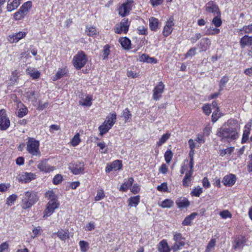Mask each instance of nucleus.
Segmentation results:
<instances>
[{
	"label": "nucleus",
	"instance_id": "obj_32",
	"mask_svg": "<svg viewBox=\"0 0 252 252\" xmlns=\"http://www.w3.org/2000/svg\"><path fill=\"white\" fill-rule=\"evenodd\" d=\"M133 182L132 178H129L127 181L125 182L124 184L120 188V190L123 191H126L131 186Z\"/></svg>",
	"mask_w": 252,
	"mask_h": 252
},
{
	"label": "nucleus",
	"instance_id": "obj_5",
	"mask_svg": "<svg viewBox=\"0 0 252 252\" xmlns=\"http://www.w3.org/2000/svg\"><path fill=\"white\" fill-rule=\"evenodd\" d=\"M173 240L174 241V243L171 249L174 252L180 250L181 247L185 245V238L183 237L180 233L174 232Z\"/></svg>",
	"mask_w": 252,
	"mask_h": 252
},
{
	"label": "nucleus",
	"instance_id": "obj_1",
	"mask_svg": "<svg viewBox=\"0 0 252 252\" xmlns=\"http://www.w3.org/2000/svg\"><path fill=\"white\" fill-rule=\"evenodd\" d=\"M240 126L236 120H229L226 124L219 128L216 135L220 140L224 142L235 141L239 136Z\"/></svg>",
	"mask_w": 252,
	"mask_h": 252
},
{
	"label": "nucleus",
	"instance_id": "obj_55",
	"mask_svg": "<svg viewBox=\"0 0 252 252\" xmlns=\"http://www.w3.org/2000/svg\"><path fill=\"white\" fill-rule=\"evenodd\" d=\"M109 46L106 45L104 46L103 50V60H106L110 53Z\"/></svg>",
	"mask_w": 252,
	"mask_h": 252
},
{
	"label": "nucleus",
	"instance_id": "obj_22",
	"mask_svg": "<svg viewBox=\"0 0 252 252\" xmlns=\"http://www.w3.org/2000/svg\"><path fill=\"white\" fill-rule=\"evenodd\" d=\"M170 250L166 240H162L159 242L158 246V250L159 252H170Z\"/></svg>",
	"mask_w": 252,
	"mask_h": 252
},
{
	"label": "nucleus",
	"instance_id": "obj_48",
	"mask_svg": "<svg viewBox=\"0 0 252 252\" xmlns=\"http://www.w3.org/2000/svg\"><path fill=\"white\" fill-rule=\"evenodd\" d=\"M92 98L89 96H87L84 99V102H82L80 101V104L82 106H90L92 105Z\"/></svg>",
	"mask_w": 252,
	"mask_h": 252
},
{
	"label": "nucleus",
	"instance_id": "obj_17",
	"mask_svg": "<svg viewBox=\"0 0 252 252\" xmlns=\"http://www.w3.org/2000/svg\"><path fill=\"white\" fill-rule=\"evenodd\" d=\"M240 45L241 48H244L246 46L252 47V36L244 35L240 39Z\"/></svg>",
	"mask_w": 252,
	"mask_h": 252
},
{
	"label": "nucleus",
	"instance_id": "obj_27",
	"mask_svg": "<svg viewBox=\"0 0 252 252\" xmlns=\"http://www.w3.org/2000/svg\"><path fill=\"white\" fill-rule=\"evenodd\" d=\"M122 47L125 49H129L131 45L130 40L127 37H121L119 40Z\"/></svg>",
	"mask_w": 252,
	"mask_h": 252
},
{
	"label": "nucleus",
	"instance_id": "obj_2",
	"mask_svg": "<svg viewBox=\"0 0 252 252\" xmlns=\"http://www.w3.org/2000/svg\"><path fill=\"white\" fill-rule=\"evenodd\" d=\"M39 197L34 191H26L23 195L21 206L23 209L31 208L36 202Z\"/></svg>",
	"mask_w": 252,
	"mask_h": 252
},
{
	"label": "nucleus",
	"instance_id": "obj_37",
	"mask_svg": "<svg viewBox=\"0 0 252 252\" xmlns=\"http://www.w3.org/2000/svg\"><path fill=\"white\" fill-rule=\"evenodd\" d=\"M112 168L113 170L117 171L121 169L122 167V162L121 160H116L114 161L112 163Z\"/></svg>",
	"mask_w": 252,
	"mask_h": 252
},
{
	"label": "nucleus",
	"instance_id": "obj_4",
	"mask_svg": "<svg viewBox=\"0 0 252 252\" xmlns=\"http://www.w3.org/2000/svg\"><path fill=\"white\" fill-rule=\"evenodd\" d=\"M88 61L87 56L85 53L82 51H79L75 55L72 60V63L77 69H80L86 64Z\"/></svg>",
	"mask_w": 252,
	"mask_h": 252
},
{
	"label": "nucleus",
	"instance_id": "obj_25",
	"mask_svg": "<svg viewBox=\"0 0 252 252\" xmlns=\"http://www.w3.org/2000/svg\"><path fill=\"white\" fill-rule=\"evenodd\" d=\"M112 127L110 125L104 122L103 124L98 127L99 134L102 136L107 133L109 130Z\"/></svg>",
	"mask_w": 252,
	"mask_h": 252
},
{
	"label": "nucleus",
	"instance_id": "obj_34",
	"mask_svg": "<svg viewBox=\"0 0 252 252\" xmlns=\"http://www.w3.org/2000/svg\"><path fill=\"white\" fill-rule=\"evenodd\" d=\"M67 73L65 68H61L58 70L56 75L53 77V80L55 81L63 77Z\"/></svg>",
	"mask_w": 252,
	"mask_h": 252
},
{
	"label": "nucleus",
	"instance_id": "obj_47",
	"mask_svg": "<svg viewBox=\"0 0 252 252\" xmlns=\"http://www.w3.org/2000/svg\"><path fill=\"white\" fill-rule=\"evenodd\" d=\"M86 32L87 34L89 36H93L96 34V30L94 27H87L86 30Z\"/></svg>",
	"mask_w": 252,
	"mask_h": 252
},
{
	"label": "nucleus",
	"instance_id": "obj_19",
	"mask_svg": "<svg viewBox=\"0 0 252 252\" xmlns=\"http://www.w3.org/2000/svg\"><path fill=\"white\" fill-rule=\"evenodd\" d=\"M252 126V121L249 122L245 126V129L243 131L242 138V143H246L248 139L249 134L250 133V131L251 129V127Z\"/></svg>",
	"mask_w": 252,
	"mask_h": 252
},
{
	"label": "nucleus",
	"instance_id": "obj_45",
	"mask_svg": "<svg viewBox=\"0 0 252 252\" xmlns=\"http://www.w3.org/2000/svg\"><path fill=\"white\" fill-rule=\"evenodd\" d=\"M240 31L242 32V33H252V24L244 26Z\"/></svg>",
	"mask_w": 252,
	"mask_h": 252
},
{
	"label": "nucleus",
	"instance_id": "obj_54",
	"mask_svg": "<svg viewBox=\"0 0 252 252\" xmlns=\"http://www.w3.org/2000/svg\"><path fill=\"white\" fill-rule=\"evenodd\" d=\"M104 197V191L102 189H98L97 191L96 195L94 199L95 201H99L102 199Z\"/></svg>",
	"mask_w": 252,
	"mask_h": 252
},
{
	"label": "nucleus",
	"instance_id": "obj_62",
	"mask_svg": "<svg viewBox=\"0 0 252 252\" xmlns=\"http://www.w3.org/2000/svg\"><path fill=\"white\" fill-rule=\"evenodd\" d=\"M97 145L98 147H99L100 149L101 150L100 151L101 153H106L107 152V149H105L106 147V145L104 142L97 143Z\"/></svg>",
	"mask_w": 252,
	"mask_h": 252
},
{
	"label": "nucleus",
	"instance_id": "obj_33",
	"mask_svg": "<svg viewBox=\"0 0 252 252\" xmlns=\"http://www.w3.org/2000/svg\"><path fill=\"white\" fill-rule=\"evenodd\" d=\"M158 20L155 17L149 19V26L152 31H156L158 27Z\"/></svg>",
	"mask_w": 252,
	"mask_h": 252
},
{
	"label": "nucleus",
	"instance_id": "obj_59",
	"mask_svg": "<svg viewBox=\"0 0 252 252\" xmlns=\"http://www.w3.org/2000/svg\"><path fill=\"white\" fill-rule=\"evenodd\" d=\"M228 81V78L226 76H223L220 82V91L223 89V87L225 86L226 83Z\"/></svg>",
	"mask_w": 252,
	"mask_h": 252
},
{
	"label": "nucleus",
	"instance_id": "obj_16",
	"mask_svg": "<svg viewBox=\"0 0 252 252\" xmlns=\"http://www.w3.org/2000/svg\"><path fill=\"white\" fill-rule=\"evenodd\" d=\"M206 11L208 12L212 13L214 15H220V14L218 6L212 1L206 3Z\"/></svg>",
	"mask_w": 252,
	"mask_h": 252
},
{
	"label": "nucleus",
	"instance_id": "obj_56",
	"mask_svg": "<svg viewBox=\"0 0 252 252\" xmlns=\"http://www.w3.org/2000/svg\"><path fill=\"white\" fill-rule=\"evenodd\" d=\"M25 16L26 15L23 14L22 12L19 9L17 12L14 13V18L16 20H19L24 18Z\"/></svg>",
	"mask_w": 252,
	"mask_h": 252
},
{
	"label": "nucleus",
	"instance_id": "obj_11",
	"mask_svg": "<svg viewBox=\"0 0 252 252\" xmlns=\"http://www.w3.org/2000/svg\"><path fill=\"white\" fill-rule=\"evenodd\" d=\"M174 18L172 16L170 17L163 28V34L165 37L169 36L173 31V27L174 25Z\"/></svg>",
	"mask_w": 252,
	"mask_h": 252
},
{
	"label": "nucleus",
	"instance_id": "obj_41",
	"mask_svg": "<svg viewBox=\"0 0 252 252\" xmlns=\"http://www.w3.org/2000/svg\"><path fill=\"white\" fill-rule=\"evenodd\" d=\"M170 133H166L163 134L161 137L160 138L159 141L157 144L158 146L162 145L170 137Z\"/></svg>",
	"mask_w": 252,
	"mask_h": 252
},
{
	"label": "nucleus",
	"instance_id": "obj_8",
	"mask_svg": "<svg viewBox=\"0 0 252 252\" xmlns=\"http://www.w3.org/2000/svg\"><path fill=\"white\" fill-rule=\"evenodd\" d=\"M36 177L35 174L32 173L23 172L19 174L17 178L18 181L22 183H27L34 179Z\"/></svg>",
	"mask_w": 252,
	"mask_h": 252
},
{
	"label": "nucleus",
	"instance_id": "obj_3",
	"mask_svg": "<svg viewBox=\"0 0 252 252\" xmlns=\"http://www.w3.org/2000/svg\"><path fill=\"white\" fill-rule=\"evenodd\" d=\"M39 142L33 138H29L27 142V150L32 156L39 157L40 152L39 149Z\"/></svg>",
	"mask_w": 252,
	"mask_h": 252
},
{
	"label": "nucleus",
	"instance_id": "obj_28",
	"mask_svg": "<svg viewBox=\"0 0 252 252\" xmlns=\"http://www.w3.org/2000/svg\"><path fill=\"white\" fill-rule=\"evenodd\" d=\"M10 120L7 117L2 118L0 120V129L1 130H6L10 126Z\"/></svg>",
	"mask_w": 252,
	"mask_h": 252
},
{
	"label": "nucleus",
	"instance_id": "obj_7",
	"mask_svg": "<svg viewBox=\"0 0 252 252\" xmlns=\"http://www.w3.org/2000/svg\"><path fill=\"white\" fill-rule=\"evenodd\" d=\"M68 168L73 174H82L84 171V164L82 162L77 161L70 164Z\"/></svg>",
	"mask_w": 252,
	"mask_h": 252
},
{
	"label": "nucleus",
	"instance_id": "obj_30",
	"mask_svg": "<svg viewBox=\"0 0 252 252\" xmlns=\"http://www.w3.org/2000/svg\"><path fill=\"white\" fill-rule=\"evenodd\" d=\"M32 6V2L30 1H28L26 2H25L22 6L20 8V10H21L23 14L26 15L29 10L31 8Z\"/></svg>",
	"mask_w": 252,
	"mask_h": 252
},
{
	"label": "nucleus",
	"instance_id": "obj_31",
	"mask_svg": "<svg viewBox=\"0 0 252 252\" xmlns=\"http://www.w3.org/2000/svg\"><path fill=\"white\" fill-rule=\"evenodd\" d=\"M59 238L62 241H65L69 238V232L67 230H63L58 231L56 233Z\"/></svg>",
	"mask_w": 252,
	"mask_h": 252
},
{
	"label": "nucleus",
	"instance_id": "obj_44",
	"mask_svg": "<svg viewBox=\"0 0 252 252\" xmlns=\"http://www.w3.org/2000/svg\"><path fill=\"white\" fill-rule=\"evenodd\" d=\"M17 196L15 194H12L10 195L6 199V204L8 206H11L14 202V201L17 199Z\"/></svg>",
	"mask_w": 252,
	"mask_h": 252
},
{
	"label": "nucleus",
	"instance_id": "obj_52",
	"mask_svg": "<svg viewBox=\"0 0 252 252\" xmlns=\"http://www.w3.org/2000/svg\"><path fill=\"white\" fill-rule=\"evenodd\" d=\"M220 215L222 219H226L228 218H231L232 215L228 210H223L220 213Z\"/></svg>",
	"mask_w": 252,
	"mask_h": 252
},
{
	"label": "nucleus",
	"instance_id": "obj_61",
	"mask_svg": "<svg viewBox=\"0 0 252 252\" xmlns=\"http://www.w3.org/2000/svg\"><path fill=\"white\" fill-rule=\"evenodd\" d=\"M220 117V114L219 111L218 112L217 110H215L212 114V121L213 123H215Z\"/></svg>",
	"mask_w": 252,
	"mask_h": 252
},
{
	"label": "nucleus",
	"instance_id": "obj_35",
	"mask_svg": "<svg viewBox=\"0 0 252 252\" xmlns=\"http://www.w3.org/2000/svg\"><path fill=\"white\" fill-rule=\"evenodd\" d=\"M117 116L115 113L110 114L107 117V120L104 122H106V123L109 124L112 126L115 123Z\"/></svg>",
	"mask_w": 252,
	"mask_h": 252
},
{
	"label": "nucleus",
	"instance_id": "obj_12",
	"mask_svg": "<svg viewBox=\"0 0 252 252\" xmlns=\"http://www.w3.org/2000/svg\"><path fill=\"white\" fill-rule=\"evenodd\" d=\"M247 239L244 236H239L235 239L233 245V248L234 250L242 249L247 242Z\"/></svg>",
	"mask_w": 252,
	"mask_h": 252
},
{
	"label": "nucleus",
	"instance_id": "obj_40",
	"mask_svg": "<svg viewBox=\"0 0 252 252\" xmlns=\"http://www.w3.org/2000/svg\"><path fill=\"white\" fill-rule=\"evenodd\" d=\"M173 201L171 199H166L163 201L160 204V206L162 208H170L173 205Z\"/></svg>",
	"mask_w": 252,
	"mask_h": 252
},
{
	"label": "nucleus",
	"instance_id": "obj_13",
	"mask_svg": "<svg viewBox=\"0 0 252 252\" xmlns=\"http://www.w3.org/2000/svg\"><path fill=\"white\" fill-rule=\"evenodd\" d=\"M132 0H128L126 2L123 3L119 9V14L122 17L126 16L128 14L131 9V4Z\"/></svg>",
	"mask_w": 252,
	"mask_h": 252
},
{
	"label": "nucleus",
	"instance_id": "obj_39",
	"mask_svg": "<svg viewBox=\"0 0 252 252\" xmlns=\"http://www.w3.org/2000/svg\"><path fill=\"white\" fill-rule=\"evenodd\" d=\"M220 32V29L218 28H214L210 27L208 28L205 32L206 35H216Z\"/></svg>",
	"mask_w": 252,
	"mask_h": 252
},
{
	"label": "nucleus",
	"instance_id": "obj_24",
	"mask_svg": "<svg viewBox=\"0 0 252 252\" xmlns=\"http://www.w3.org/2000/svg\"><path fill=\"white\" fill-rule=\"evenodd\" d=\"M176 203L178 207L180 208H187L189 205V201L186 198H178Z\"/></svg>",
	"mask_w": 252,
	"mask_h": 252
},
{
	"label": "nucleus",
	"instance_id": "obj_9",
	"mask_svg": "<svg viewBox=\"0 0 252 252\" xmlns=\"http://www.w3.org/2000/svg\"><path fill=\"white\" fill-rule=\"evenodd\" d=\"M129 24L127 19H123L121 21L119 25H117L115 29V32L117 33L120 34L123 32L126 33L128 30Z\"/></svg>",
	"mask_w": 252,
	"mask_h": 252
},
{
	"label": "nucleus",
	"instance_id": "obj_53",
	"mask_svg": "<svg viewBox=\"0 0 252 252\" xmlns=\"http://www.w3.org/2000/svg\"><path fill=\"white\" fill-rule=\"evenodd\" d=\"M28 111L26 107L21 108L18 110L17 116L19 118H22L27 114Z\"/></svg>",
	"mask_w": 252,
	"mask_h": 252
},
{
	"label": "nucleus",
	"instance_id": "obj_42",
	"mask_svg": "<svg viewBox=\"0 0 252 252\" xmlns=\"http://www.w3.org/2000/svg\"><path fill=\"white\" fill-rule=\"evenodd\" d=\"M80 250L82 252H86L89 249V243L85 241H80L79 243Z\"/></svg>",
	"mask_w": 252,
	"mask_h": 252
},
{
	"label": "nucleus",
	"instance_id": "obj_23",
	"mask_svg": "<svg viewBox=\"0 0 252 252\" xmlns=\"http://www.w3.org/2000/svg\"><path fill=\"white\" fill-rule=\"evenodd\" d=\"M20 4V0H9L7 6V10L12 11L17 8Z\"/></svg>",
	"mask_w": 252,
	"mask_h": 252
},
{
	"label": "nucleus",
	"instance_id": "obj_15",
	"mask_svg": "<svg viewBox=\"0 0 252 252\" xmlns=\"http://www.w3.org/2000/svg\"><path fill=\"white\" fill-rule=\"evenodd\" d=\"M164 89V85L161 82L156 86L153 90V98L155 100H158L161 96Z\"/></svg>",
	"mask_w": 252,
	"mask_h": 252
},
{
	"label": "nucleus",
	"instance_id": "obj_14",
	"mask_svg": "<svg viewBox=\"0 0 252 252\" xmlns=\"http://www.w3.org/2000/svg\"><path fill=\"white\" fill-rule=\"evenodd\" d=\"M26 35V32H20L15 33L9 34L7 37V40L11 43H16L20 39L25 37Z\"/></svg>",
	"mask_w": 252,
	"mask_h": 252
},
{
	"label": "nucleus",
	"instance_id": "obj_29",
	"mask_svg": "<svg viewBox=\"0 0 252 252\" xmlns=\"http://www.w3.org/2000/svg\"><path fill=\"white\" fill-rule=\"evenodd\" d=\"M197 215V213H191L190 215L185 218L182 222V224L184 225H190L191 224V221L194 219Z\"/></svg>",
	"mask_w": 252,
	"mask_h": 252
},
{
	"label": "nucleus",
	"instance_id": "obj_57",
	"mask_svg": "<svg viewBox=\"0 0 252 252\" xmlns=\"http://www.w3.org/2000/svg\"><path fill=\"white\" fill-rule=\"evenodd\" d=\"M45 197L48 199L52 200L53 199H57V196L53 191H48L45 193Z\"/></svg>",
	"mask_w": 252,
	"mask_h": 252
},
{
	"label": "nucleus",
	"instance_id": "obj_10",
	"mask_svg": "<svg viewBox=\"0 0 252 252\" xmlns=\"http://www.w3.org/2000/svg\"><path fill=\"white\" fill-rule=\"evenodd\" d=\"M47 159H44L39 162L37 165V168L41 172L49 173L55 169L54 166H50L47 163Z\"/></svg>",
	"mask_w": 252,
	"mask_h": 252
},
{
	"label": "nucleus",
	"instance_id": "obj_38",
	"mask_svg": "<svg viewBox=\"0 0 252 252\" xmlns=\"http://www.w3.org/2000/svg\"><path fill=\"white\" fill-rule=\"evenodd\" d=\"M216 240L215 239H212L209 242L205 249V252H210L214 249L216 245Z\"/></svg>",
	"mask_w": 252,
	"mask_h": 252
},
{
	"label": "nucleus",
	"instance_id": "obj_6",
	"mask_svg": "<svg viewBox=\"0 0 252 252\" xmlns=\"http://www.w3.org/2000/svg\"><path fill=\"white\" fill-rule=\"evenodd\" d=\"M59 203L58 199L50 200L46 205V208L44 212L43 217L46 218L50 216L54 212L55 210L59 207Z\"/></svg>",
	"mask_w": 252,
	"mask_h": 252
},
{
	"label": "nucleus",
	"instance_id": "obj_46",
	"mask_svg": "<svg viewBox=\"0 0 252 252\" xmlns=\"http://www.w3.org/2000/svg\"><path fill=\"white\" fill-rule=\"evenodd\" d=\"M80 142V139L79 137V134L77 133L71 139V144L73 146H76L79 144Z\"/></svg>",
	"mask_w": 252,
	"mask_h": 252
},
{
	"label": "nucleus",
	"instance_id": "obj_63",
	"mask_svg": "<svg viewBox=\"0 0 252 252\" xmlns=\"http://www.w3.org/2000/svg\"><path fill=\"white\" fill-rule=\"evenodd\" d=\"M202 109L203 110L204 113L207 115H209L211 113V105L210 104H206L203 106Z\"/></svg>",
	"mask_w": 252,
	"mask_h": 252
},
{
	"label": "nucleus",
	"instance_id": "obj_49",
	"mask_svg": "<svg viewBox=\"0 0 252 252\" xmlns=\"http://www.w3.org/2000/svg\"><path fill=\"white\" fill-rule=\"evenodd\" d=\"M202 191V189L200 187H197L192 190L191 194L194 196L199 197Z\"/></svg>",
	"mask_w": 252,
	"mask_h": 252
},
{
	"label": "nucleus",
	"instance_id": "obj_26",
	"mask_svg": "<svg viewBox=\"0 0 252 252\" xmlns=\"http://www.w3.org/2000/svg\"><path fill=\"white\" fill-rule=\"evenodd\" d=\"M140 202V196L137 195L133 197H130L128 199V206L129 207H136Z\"/></svg>",
	"mask_w": 252,
	"mask_h": 252
},
{
	"label": "nucleus",
	"instance_id": "obj_20",
	"mask_svg": "<svg viewBox=\"0 0 252 252\" xmlns=\"http://www.w3.org/2000/svg\"><path fill=\"white\" fill-rule=\"evenodd\" d=\"M210 45V40L208 38L205 37L200 40L198 46L202 51H205L209 48Z\"/></svg>",
	"mask_w": 252,
	"mask_h": 252
},
{
	"label": "nucleus",
	"instance_id": "obj_21",
	"mask_svg": "<svg viewBox=\"0 0 252 252\" xmlns=\"http://www.w3.org/2000/svg\"><path fill=\"white\" fill-rule=\"evenodd\" d=\"M27 74L30 75L33 79L40 78V73L39 71L34 68L29 67L26 70Z\"/></svg>",
	"mask_w": 252,
	"mask_h": 252
},
{
	"label": "nucleus",
	"instance_id": "obj_51",
	"mask_svg": "<svg viewBox=\"0 0 252 252\" xmlns=\"http://www.w3.org/2000/svg\"><path fill=\"white\" fill-rule=\"evenodd\" d=\"M123 116L124 117L125 121L127 122L129 120L131 119V114L127 108H126L124 110Z\"/></svg>",
	"mask_w": 252,
	"mask_h": 252
},
{
	"label": "nucleus",
	"instance_id": "obj_36",
	"mask_svg": "<svg viewBox=\"0 0 252 252\" xmlns=\"http://www.w3.org/2000/svg\"><path fill=\"white\" fill-rule=\"evenodd\" d=\"M215 16L212 20V23L218 28L221 25L222 21L220 19V15H215Z\"/></svg>",
	"mask_w": 252,
	"mask_h": 252
},
{
	"label": "nucleus",
	"instance_id": "obj_58",
	"mask_svg": "<svg viewBox=\"0 0 252 252\" xmlns=\"http://www.w3.org/2000/svg\"><path fill=\"white\" fill-rule=\"evenodd\" d=\"M26 96L28 97L29 99H35V91L32 90H29L26 92Z\"/></svg>",
	"mask_w": 252,
	"mask_h": 252
},
{
	"label": "nucleus",
	"instance_id": "obj_60",
	"mask_svg": "<svg viewBox=\"0 0 252 252\" xmlns=\"http://www.w3.org/2000/svg\"><path fill=\"white\" fill-rule=\"evenodd\" d=\"M63 180L62 176L60 174L56 175L53 179V183L57 185L61 183Z\"/></svg>",
	"mask_w": 252,
	"mask_h": 252
},
{
	"label": "nucleus",
	"instance_id": "obj_50",
	"mask_svg": "<svg viewBox=\"0 0 252 252\" xmlns=\"http://www.w3.org/2000/svg\"><path fill=\"white\" fill-rule=\"evenodd\" d=\"M173 153L171 151H167L164 154L165 160L167 163H169L172 158Z\"/></svg>",
	"mask_w": 252,
	"mask_h": 252
},
{
	"label": "nucleus",
	"instance_id": "obj_64",
	"mask_svg": "<svg viewBox=\"0 0 252 252\" xmlns=\"http://www.w3.org/2000/svg\"><path fill=\"white\" fill-rule=\"evenodd\" d=\"M168 187L166 183H163L157 187V189L160 191H166Z\"/></svg>",
	"mask_w": 252,
	"mask_h": 252
},
{
	"label": "nucleus",
	"instance_id": "obj_43",
	"mask_svg": "<svg viewBox=\"0 0 252 252\" xmlns=\"http://www.w3.org/2000/svg\"><path fill=\"white\" fill-rule=\"evenodd\" d=\"M234 150V147H230L224 150H221L220 151V155L222 157L226 154L231 155V153L233 152Z\"/></svg>",
	"mask_w": 252,
	"mask_h": 252
},
{
	"label": "nucleus",
	"instance_id": "obj_18",
	"mask_svg": "<svg viewBox=\"0 0 252 252\" xmlns=\"http://www.w3.org/2000/svg\"><path fill=\"white\" fill-rule=\"evenodd\" d=\"M236 180V177L235 175L229 174L224 177L222 182L225 186L231 187L235 183Z\"/></svg>",
	"mask_w": 252,
	"mask_h": 252
}]
</instances>
